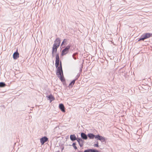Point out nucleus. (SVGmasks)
<instances>
[{
	"instance_id": "obj_1",
	"label": "nucleus",
	"mask_w": 152,
	"mask_h": 152,
	"mask_svg": "<svg viewBox=\"0 0 152 152\" xmlns=\"http://www.w3.org/2000/svg\"><path fill=\"white\" fill-rule=\"evenodd\" d=\"M87 136L90 139H93L95 137L97 140H100L102 142H105L104 137L100 136L99 134L95 135L92 133H89L88 134Z\"/></svg>"
},
{
	"instance_id": "obj_2",
	"label": "nucleus",
	"mask_w": 152,
	"mask_h": 152,
	"mask_svg": "<svg viewBox=\"0 0 152 152\" xmlns=\"http://www.w3.org/2000/svg\"><path fill=\"white\" fill-rule=\"evenodd\" d=\"M56 68H57V75L60 78L61 81H63L64 80L63 79L62 77V75H63V72L62 67L61 61H60V66H58V67H56Z\"/></svg>"
},
{
	"instance_id": "obj_3",
	"label": "nucleus",
	"mask_w": 152,
	"mask_h": 152,
	"mask_svg": "<svg viewBox=\"0 0 152 152\" xmlns=\"http://www.w3.org/2000/svg\"><path fill=\"white\" fill-rule=\"evenodd\" d=\"M152 36V34L147 33L143 34L141 37L138 41H144L145 39L148 38Z\"/></svg>"
},
{
	"instance_id": "obj_4",
	"label": "nucleus",
	"mask_w": 152,
	"mask_h": 152,
	"mask_svg": "<svg viewBox=\"0 0 152 152\" xmlns=\"http://www.w3.org/2000/svg\"><path fill=\"white\" fill-rule=\"evenodd\" d=\"M70 47L71 45H67L64 49L62 50L61 54V56H63L66 55L69 53Z\"/></svg>"
},
{
	"instance_id": "obj_5",
	"label": "nucleus",
	"mask_w": 152,
	"mask_h": 152,
	"mask_svg": "<svg viewBox=\"0 0 152 152\" xmlns=\"http://www.w3.org/2000/svg\"><path fill=\"white\" fill-rule=\"evenodd\" d=\"M56 58L55 66L56 67H58V66L60 65V58L58 53L56 54Z\"/></svg>"
},
{
	"instance_id": "obj_6",
	"label": "nucleus",
	"mask_w": 152,
	"mask_h": 152,
	"mask_svg": "<svg viewBox=\"0 0 152 152\" xmlns=\"http://www.w3.org/2000/svg\"><path fill=\"white\" fill-rule=\"evenodd\" d=\"M61 42V40L60 38H56L54 41L53 45H55L56 46L59 47L60 44Z\"/></svg>"
},
{
	"instance_id": "obj_7",
	"label": "nucleus",
	"mask_w": 152,
	"mask_h": 152,
	"mask_svg": "<svg viewBox=\"0 0 152 152\" xmlns=\"http://www.w3.org/2000/svg\"><path fill=\"white\" fill-rule=\"evenodd\" d=\"M40 142L42 145L48 140V138L46 137H44L40 139Z\"/></svg>"
},
{
	"instance_id": "obj_8",
	"label": "nucleus",
	"mask_w": 152,
	"mask_h": 152,
	"mask_svg": "<svg viewBox=\"0 0 152 152\" xmlns=\"http://www.w3.org/2000/svg\"><path fill=\"white\" fill-rule=\"evenodd\" d=\"M13 56L14 59H16L19 57V53L17 51H16L13 53Z\"/></svg>"
},
{
	"instance_id": "obj_9",
	"label": "nucleus",
	"mask_w": 152,
	"mask_h": 152,
	"mask_svg": "<svg viewBox=\"0 0 152 152\" xmlns=\"http://www.w3.org/2000/svg\"><path fill=\"white\" fill-rule=\"evenodd\" d=\"M59 107L62 112H65V107L63 104H60L59 105Z\"/></svg>"
},
{
	"instance_id": "obj_10",
	"label": "nucleus",
	"mask_w": 152,
	"mask_h": 152,
	"mask_svg": "<svg viewBox=\"0 0 152 152\" xmlns=\"http://www.w3.org/2000/svg\"><path fill=\"white\" fill-rule=\"evenodd\" d=\"M81 136L83 140H86L88 138V136L83 132L81 133Z\"/></svg>"
},
{
	"instance_id": "obj_11",
	"label": "nucleus",
	"mask_w": 152,
	"mask_h": 152,
	"mask_svg": "<svg viewBox=\"0 0 152 152\" xmlns=\"http://www.w3.org/2000/svg\"><path fill=\"white\" fill-rule=\"evenodd\" d=\"M70 138L71 140L72 141H74L77 140V137L75 134L70 135Z\"/></svg>"
},
{
	"instance_id": "obj_12",
	"label": "nucleus",
	"mask_w": 152,
	"mask_h": 152,
	"mask_svg": "<svg viewBox=\"0 0 152 152\" xmlns=\"http://www.w3.org/2000/svg\"><path fill=\"white\" fill-rule=\"evenodd\" d=\"M83 152H99V151L95 149H88L85 150Z\"/></svg>"
},
{
	"instance_id": "obj_13",
	"label": "nucleus",
	"mask_w": 152,
	"mask_h": 152,
	"mask_svg": "<svg viewBox=\"0 0 152 152\" xmlns=\"http://www.w3.org/2000/svg\"><path fill=\"white\" fill-rule=\"evenodd\" d=\"M47 97L48 98V100H49L50 101V102L55 99L54 97L51 94L48 96H47Z\"/></svg>"
},
{
	"instance_id": "obj_14",
	"label": "nucleus",
	"mask_w": 152,
	"mask_h": 152,
	"mask_svg": "<svg viewBox=\"0 0 152 152\" xmlns=\"http://www.w3.org/2000/svg\"><path fill=\"white\" fill-rule=\"evenodd\" d=\"M59 47V46L53 45V47L52 48V52H55V53H56L57 52V49Z\"/></svg>"
},
{
	"instance_id": "obj_15",
	"label": "nucleus",
	"mask_w": 152,
	"mask_h": 152,
	"mask_svg": "<svg viewBox=\"0 0 152 152\" xmlns=\"http://www.w3.org/2000/svg\"><path fill=\"white\" fill-rule=\"evenodd\" d=\"M67 44V40L66 39H64L63 40V41L61 43V46H63V45H66V44Z\"/></svg>"
},
{
	"instance_id": "obj_16",
	"label": "nucleus",
	"mask_w": 152,
	"mask_h": 152,
	"mask_svg": "<svg viewBox=\"0 0 152 152\" xmlns=\"http://www.w3.org/2000/svg\"><path fill=\"white\" fill-rule=\"evenodd\" d=\"M78 53H73L72 55V56L73 58L75 59L76 60V56L77 55Z\"/></svg>"
},
{
	"instance_id": "obj_17",
	"label": "nucleus",
	"mask_w": 152,
	"mask_h": 152,
	"mask_svg": "<svg viewBox=\"0 0 152 152\" xmlns=\"http://www.w3.org/2000/svg\"><path fill=\"white\" fill-rule=\"evenodd\" d=\"M6 84L3 82H0V87H4L6 86Z\"/></svg>"
},
{
	"instance_id": "obj_18",
	"label": "nucleus",
	"mask_w": 152,
	"mask_h": 152,
	"mask_svg": "<svg viewBox=\"0 0 152 152\" xmlns=\"http://www.w3.org/2000/svg\"><path fill=\"white\" fill-rule=\"evenodd\" d=\"M84 142V140H81L79 142H78L79 144L80 147H82L83 145V142Z\"/></svg>"
},
{
	"instance_id": "obj_19",
	"label": "nucleus",
	"mask_w": 152,
	"mask_h": 152,
	"mask_svg": "<svg viewBox=\"0 0 152 152\" xmlns=\"http://www.w3.org/2000/svg\"><path fill=\"white\" fill-rule=\"evenodd\" d=\"M76 143L75 142H74L73 143L72 146L74 147V148L76 150L77 149V147L76 146Z\"/></svg>"
},
{
	"instance_id": "obj_20",
	"label": "nucleus",
	"mask_w": 152,
	"mask_h": 152,
	"mask_svg": "<svg viewBox=\"0 0 152 152\" xmlns=\"http://www.w3.org/2000/svg\"><path fill=\"white\" fill-rule=\"evenodd\" d=\"M82 139L80 138H77V140H76L78 142H79Z\"/></svg>"
},
{
	"instance_id": "obj_21",
	"label": "nucleus",
	"mask_w": 152,
	"mask_h": 152,
	"mask_svg": "<svg viewBox=\"0 0 152 152\" xmlns=\"http://www.w3.org/2000/svg\"><path fill=\"white\" fill-rule=\"evenodd\" d=\"M77 80V79L73 80L71 82V83L72 84V85H74L75 83V81Z\"/></svg>"
},
{
	"instance_id": "obj_22",
	"label": "nucleus",
	"mask_w": 152,
	"mask_h": 152,
	"mask_svg": "<svg viewBox=\"0 0 152 152\" xmlns=\"http://www.w3.org/2000/svg\"><path fill=\"white\" fill-rule=\"evenodd\" d=\"M94 146L95 147H99L98 142H96V143L94 144Z\"/></svg>"
},
{
	"instance_id": "obj_23",
	"label": "nucleus",
	"mask_w": 152,
	"mask_h": 152,
	"mask_svg": "<svg viewBox=\"0 0 152 152\" xmlns=\"http://www.w3.org/2000/svg\"><path fill=\"white\" fill-rule=\"evenodd\" d=\"M83 64H81L80 68V71L81 72L82 71V69L83 67Z\"/></svg>"
},
{
	"instance_id": "obj_24",
	"label": "nucleus",
	"mask_w": 152,
	"mask_h": 152,
	"mask_svg": "<svg viewBox=\"0 0 152 152\" xmlns=\"http://www.w3.org/2000/svg\"><path fill=\"white\" fill-rule=\"evenodd\" d=\"M55 53V52H53L52 51V57H54V53Z\"/></svg>"
},
{
	"instance_id": "obj_25",
	"label": "nucleus",
	"mask_w": 152,
	"mask_h": 152,
	"mask_svg": "<svg viewBox=\"0 0 152 152\" xmlns=\"http://www.w3.org/2000/svg\"><path fill=\"white\" fill-rule=\"evenodd\" d=\"M73 85H72V83H71V82L69 84V86L71 87H72V86H73Z\"/></svg>"
},
{
	"instance_id": "obj_26",
	"label": "nucleus",
	"mask_w": 152,
	"mask_h": 152,
	"mask_svg": "<svg viewBox=\"0 0 152 152\" xmlns=\"http://www.w3.org/2000/svg\"><path fill=\"white\" fill-rule=\"evenodd\" d=\"M80 75H77V78H76V79H78V78L79 77V76H80Z\"/></svg>"
},
{
	"instance_id": "obj_27",
	"label": "nucleus",
	"mask_w": 152,
	"mask_h": 152,
	"mask_svg": "<svg viewBox=\"0 0 152 152\" xmlns=\"http://www.w3.org/2000/svg\"><path fill=\"white\" fill-rule=\"evenodd\" d=\"M133 15V14H130V15Z\"/></svg>"
},
{
	"instance_id": "obj_28",
	"label": "nucleus",
	"mask_w": 152,
	"mask_h": 152,
	"mask_svg": "<svg viewBox=\"0 0 152 152\" xmlns=\"http://www.w3.org/2000/svg\"><path fill=\"white\" fill-rule=\"evenodd\" d=\"M133 15V14H130V15Z\"/></svg>"
},
{
	"instance_id": "obj_29",
	"label": "nucleus",
	"mask_w": 152,
	"mask_h": 152,
	"mask_svg": "<svg viewBox=\"0 0 152 152\" xmlns=\"http://www.w3.org/2000/svg\"><path fill=\"white\" fill-rule=\"evenodd\" d=\"M64 149V148H62V150H63Z\"/></svg>"
}]
</instances>
